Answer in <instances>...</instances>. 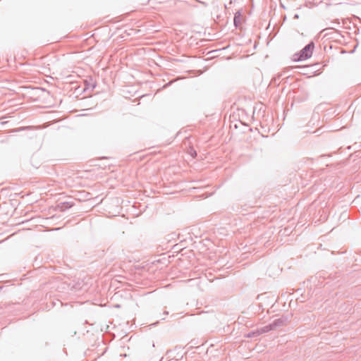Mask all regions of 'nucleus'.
<instances>
[{
    "mask_svg": "<svg viewBox=\"0 0 361 361\" xmlns=\"http://www.w3.org/2000/svg\"><path fill=\"white\" fill-rule=\"evenodd\" d=\"M234 23L235 26H238L241 23V16L239 13H236L234 17Z\"/></svg>",
    "mask_w": 361,
    "mask_h": 361,
    "instance_id": "nucleus-2",
    "label": "nucleus"
},
{
    "mask_svg": "<svg viewBox=\"0 0 361 361\" xmlns=\"http://www.w3.org/2000/svg\"><path fill=\"white\" fill-rule=\"evenodd\" d=\"M314 49V44L312 43L307 44L300 54L295 55L298 56L295 60L302 61L310 58L312 55Z\"/></svg>",
    "mask_w": 361,
    "mask_h": 361,
    "instance_id": "nucleus-1",
    "label": "nucleus"
}]
</instances>
